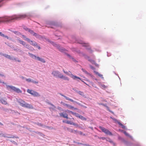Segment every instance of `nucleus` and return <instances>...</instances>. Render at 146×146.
I'll return each instance as SVG.
<instances>
[{
    "label": "nucleus",
    "instance_id": "f257e3e1",
    "mask_svg": "<svg viewBox=\"0 0 146 146\" xmlns=\"http://www.w3.org/2000/svg\"><path fill=\"white\" fill-rule=\"evenodd\" d=\"M17 102L19 103V105L22 107L29 109H32L33 108V107L32 105L27 103L22 99H17Z\"/></svg>",
    "mask_w": 146,
    "mask_h": 146
},
{
    "label": "nucleus",
    "instance_id": "f03ea898",
    "mask_svg": "<svg viewBox=\"0 0 146 146\" xmlns=\"http://www.w3.org/2000/svg\"><path fill=\"white\" fill-rule=\"evenodd\" d=\"M7 88L8 89L10 88L17 93H21L22 91L19 88H17L12 86H7Z\"/></svg>",
    "mask_w": 146,
    "mask_h": 146
},
{
    "label": "nucleus",
    "instance_id": "7ed1b4c3",
    "mask_svg": "<svg viewBox=\"0 0 146 146\" xmlns=\"http://www.w3.org/2000/svg\"><path fill=\"white\" fill-rule=\"evenodd\" d=\"M23 38L25 40L27 41L31 45L34 46H36L37 45V43L33 41L30 40L29 38H27L24 35H22Z\"/></svg>",
    "mask_w": 146,
    "mask_h": 146
},
{
    "label": "nucleus",
    "instance_id": "20e7f679",
    "mask_svg": "<svg viewBox=\"0 0 146 146\" xmlns=\"http://www.w3.org/2000/svg\"><path fill=\"white\" fill-rule=\"evenodd\" d=\"M99 128L101 130L102 132L105 133L106 134L110 135H112V133L108 129L101 126H100Z\"/></svg>",
    "mask_w": 146,
    "mask_h": 146
},
{
    "label": "nucleus",
    "instance_id": "39448f33",
    "mask_svg": "<svg viewBox=\"0 0 146 146\" xmlns=\"http://www.w3.org/2000/svg\"><path fill=\"white\" fill-rule=\"evenodd\" d=\"M52 74L54 76L56 77H58L59 78H60V76L61 74L59 72L56 71H53Z\"/></svg>",
    "mask_w": 146,
    "mask_h": 146
},
{
    "label": "nucleus",
    "instance_id": "423d86ee",
    "mask_svg": "<svg viewBox=\"0 0 146 146\" xmlns=\"http://www.w3.org/2000/svg\"><path fill=\"white\" fill-rule=\"evenodd\" d=\"M111 118L112 119L115 121V122L117 123L119 125L121 126V127L123 129H125V126L123 125L119 121H118L117 119L114 118H112L111 117Z\"/></svg>",
    "mask_w": 146,
    "mask_h": 146
},
{
    "label": "nucleus",
    "instance_id": "0eeeda50",
    "mask_svg": "<svg viewBox=\"0 0 146 146\" xmlns=\"http://www.w3.org/2000/svg\"><path fill=\"white\" fill-rule=\"evenodd\" d=\"M7 99L6 98H1L0 99V102L2 104L4 105H7L8 104L7 102Z\"/></svg>",
    "mask_w": 146,
    "mask_h": 146
},
{
    "label": "nucleus",
    "instance_id": "6e6552de",
    "mask_svg": "<svg viewBox=\"0 0 146 146\" xmlns=\"http://www.w3.org/2000/svg\"><path fill=\"white\" fill-rule=\"evenodd\" d=\"M59 114L61 117L66 119L68 118V115L66 113H60Z\"/></svg>",
    "mask_w": 146,
    "mask_h": 146
},
{
    "label": "nucleus",
    "instance_id": "1a4fd4ad",
    "mask_svg": "<svg viewBox=\"0 0 146 146\" xmlns=\"http://www.w3.org/2000/svg\"><path fill=\"white\" fill-rule=\"evenodd\" d=\"M69 73H70L71 74L70 75H71V77L74 80H75L76 79H78L80 80H81V78H79V77H78L77 76H75L74 75H73L71 73V72L70 71H69Z\"/></svg>",
    "mask_w": 146,
    "mask_h": 146
},
{
    "label": "nucleus",
    "instance_id": "9d476101",
    "mask_svg": "<svg viewBox=\"0 0 146 146\" xmlns=\"http://www.w3.org/2000/svg\"><path fill=\"white\" fill-rule=\"evenodd\" d=\"M3 56L6 58H7L10 60H16V59L14 57H12L10 56L8 54H5L3 55Z\"/></svg>",
    "mask_w": 146,
    "mask_h": 146
},
{
    "label": "nucleus",
    "instance_id": "9b49d317",
    "mask_svg": "<svg viewBox=\"0 0 146 146\" xmlns=\"http://www.w3.org/2000/svg\"><path fill=\"white\" fill-rule=\"evenodd\" d=\"M66 123L68 124H69L70 125H72L75 126H77V127L78 126V125L75 123L73 122H71L68 121H67L66 122H65Z\"/></svg>",
    "mask_w": 146,
    "mask_h": 146
},
{
    "label": "nucleus",
    "instance_id": "f8f14e48",
    "mask_svg": "<svg viewBox=\"0 0 146 146\" xmlns=\"http://www.w3.org/2000/svg\"><path fill=\"white\" fill-rule=\"evenodd\" d=\"M60 78L63 79L64 80L67 81H69V78L68 77L64 76L62 74L60 76Z\"/></svg>",
    "mask_w": 146,
    "mask_h": 146
},
{
    "label": "nucleus",
    "instance_id": "ddd939ff",
    "mask_svg": "<svg viewBox=\"0 0 146 146\" xmlns=\"http://www.w3.org/2000/svg\"><path fill=\"white\" fill-rule=\"evenodd\" d=\"M32 95H33L34 96L36 97H39L40 96V95L38 93L34 90Z\"/></svg>",
    "mask_w": 146,
    "mask_h": 146
},
{
    "label": "nucleus",
    "instance_id": "4468645a",
    "mask_svg": "<svg viewBox=\"0 0 146 146\" xmlns=\"http://www.w3.org/2000/svg\"><path fill=\"white\" fill-rule=\"evenodd\" d=\"M60 94V95H61V96L64 97L66 100H69L72 102H74V101L73 100L70 98H69L66 97V96L64 95H63L62 94Z\"/></svg>",
    "mask_w": 146,
    "mask_h": 146
},
{
    "label": "nucleus",
    "instance_id": "2eb2a0df",
    "mask_svg": "<svg viewBox=\"0 0 146 146\" xmlns=\"http://www.w3.org/2000/svg\"><path fill=\"white\" fill-rule=\"evenodd\" d=\"M77 117H78L80 119L86 121L87 119L85 117H84L81 115H79V114H78V115Z\"/></svg>",
    "mask_w": 146,
    "mask_h": 146
},
{
    "label": "nucleus",
    "instance_id": "dca6fc26",
    "mask_svg": "<svg viewBox=\"0 0 146 146\" xmlns=\"http://www.w3.org/2000/svg\"><path fill=\"white\" fill-rule=\"evenodd\" d=\"M31 34L35 36H36L37 35V33L34 32L33 30H31L29 29L28 31Z\"/></svg>",
    "mask_w": 146,
    "mask_h": 146
},
{
    "label": "nucleus",
    "instance_id": "f3484780",
    "mask_svg": "<svg viewBox=\"0 0 146 146\" xmlns=\"http://www.w3.org/2000/svg\"><path fill=\"white\" fill-rule=\"evenodd\" d=\"M28 54H29V55L32 58H33V59H37V57H36L35 55L32 53H30L29 52Z\"/></svg>",
    "mask_w": 146,
    "mask_h": 146
},
{
    "label": "nucleus",
    "instance_id": "a211bd4d",
    "mask_svg": "<svg viewBox=\"0 0 146 146\" xmlns=\"http://www.w3.org/2000/svg\"><path fill=\"white\" fill-rule=\"evenodd\" d=\"M82 71L84 72V73H85L86 74L91 76L92 77V75L91 74H90L86 70H85L84 69L82 68Z\"/></svg>",
    "mask_w": 146,
    "mask_h": 146
},
{
    "label": "nucleus",
    "instance_id": "6ab92c4d",
    "mask_svg": "<svg viewBox=\"0 0 146 146\" xmlns=\"http://www.w3.org/2000/svg\"><path fill=\"white\" fill-rule=\"evenodd\" d=\"M1 136L2 137H7L8 138H15V136H13L12 137H7L5 135V134H4L3 133H2V134H1ZM15 138H18V137H15Z\"/></svg>",
    "mask_w": 146,
    "mask_h": 146
},
{
    "label": "nucleus",
    "instance_id": "aec40b11",
    "mask_svg": "<svg viewBox=\"0 0 146 146\" xmlns=\"http://www.w3.org/2000/svg\"><path fill=\"white\" fill-rule=\"evenodd\" d=\"M18 40L20 44H22L24 46H26V45H27V44H26V42H25L19 39H18Z\"/></svg>",
    "mask_w": 146,
    "mask_h": 146
},
{
    "label": "nucleus",
    "instance_id": "412c9836",
    "mask_svg": "<svg viewBox=\"0 0 146 146\" xmlns=\"http://www.w3.org/2000/svg\"><path fill=\"white\" fill-rule=\"evenodd\" d=\"M37 59L43 63L45 62V61L44 59L40 58L39 57H37Z\"/></svg>",
    "mask_w": 146,
    "mask_h": 146
},
{
    "label": "nucleus",
    "instance_id": "4be33fe9",
    "mask_svg": "<svg viewBox=\"0 0 146 146\" xmlns=\"http://www.w3.org/2000/svg\"><path fill=\"white\" fill-rule=\"evenodd\" d=\"M66 106L67 108H68L70 109H73L74 108V107L73 106H71L69 104H67ZM74 109L75 110L77 109L76 108H74Z\"/></svg>",
    "mask_w": 146,
    "mask_h": 146
},
{
    "label": "nucleus",
    "instance_id": "5701e85b",
    "mask_svg": "<svg viewBox=\"0 0 146 146\" xmlns=\"http://www.w3.org/2000/svg\"><path fill=\"white\" fill-rule=\"evenodd\" d=\"M26 47L29 49L31 50H34L33 48L32 47L29 45L28 44L26 45Z\"/></svg>",
    "mask_w": 146,
    "mask_h": 146
},
{
    "label": "nucleus",
    "instance_id": "b1692460",
    "mask_svg": "<svg viewBox=\"0 0 146 146\" xmlns=\"http://www.w3.org/2000/svg\"><path fill=\"white\" fill-rule=\"evenodd\" d=\"M78 93L83 97H84L85 96V94H84V92H82L78 91Z\"/></svg>",
    "mask_w": 146,
    "mask_h": 146
},
{
    "label": "nucleus",
    "instance_id": "393cba45",
    "mask_svg": "<svg viewBox=\"0 0 146 146\" xmlns=\"http://www.w3.org/2000/svg\"><path fill=\"white\" fill-rule=\"evenodd\" d=\"M0 35L2 37L7 38V39H8L9 38L7 36L4 35L1 32H0Z\"/></svg>",
    "mask_w": 146,
    "mask_h": 146
},
{
    "label": "nucleus",
    "instance_id": "a878e982",
    "mask_svg": "<svg viewBox=\"0 0 146 146\" xmlns=\"http://www.w3.org/2000/svg\"><path fill=\"white\" fill-rule=\"evenodd\" d=\"M94 72L96 74L98 75L100 77H101L102 78H103L102 75L100 74L98 72H96V71H94Z\"/></svg>",
    "mask_w": 146,
    "mask_h": 146
},
{
    "label": "nucleus",
    "instance_id": "bb28decb",
    "mask_svg": "<svg viewBox=\"0 0 146 146\" xmlns=\"http://www.w3.org/2000/svg\"><path fill=\"white\" fill-rule=\"evenodd\" d=\"M33 91L34 90H29V89H28L27 90V92L31 94L32 95V94H33Z\"/></svg>",
    "mask_w": 146,
    "mask_h": 146
},
{
    "label": "nucleus",
    "instance_id": "cd10ccee",
    "mask_svg": "<svg viewBox=\"0 0 146 146\" xmlns=\"http://www.w3.org/2000/svg\"><path fill=\"white\" fill-rule=\"evenodd\" d=\"M70 112L73 115H75L76 117H77V116L78 114L77 113H76L75 112H73L72 111H70Z\"/></svg>",
    "mask_w": 146,
    "mask_h": 146
},
{
    "label": "nucleus",
    "instance_id": "c85d7f7f",
    "mask_svg": "<svg viewBox=\"0 0 146 146\" xmlns=\"http://www.w3.org/2000/svg\"><path fill=\"white\" fill-rule=\"evenodd\" d=\"M63 72H64L65 73V74H67V75H70H70L71 74H70V73H69L67 71H65L64 70H63Z\"/></svg>",
    "mask_w": 146,
    "mask_h": 146
},
{
    "label": "nucleus",
    "instance_id": "c756f323",
    "mask_svg": "<svg viewBox=\"0 0 146 146\" xmlns=\"http://www.w3.org/2000/svg\"><path fill=\"white\" fill-rule=\"evenodd\" d=\"M70 131L71 132L74 133H76L77 132V131H76L73 129H71Z\"/></svg>",
    "mask_w": 146,
    "mask_h": 146
},
{
    "label": "nucleus",
    "instance_id": "7c9ffc66",
    "mask_svg": "<svg viewBox=\"0 0 146 146\" xmlns=\"http://www.w3.org/2000/svg\"><path fill=\"white\" fill-rule=\"evenodd\" d=\"M26 81H27L29 82H31L32 81V80L30 79V78H28V79H26Z\"/></svg>",
    "mask_w": 146,
    "mask_h": 146
},
{
    "label": "nucleus",
    "instance_id": "2f4dec72",
    "mask_svg": "<svg viewBox=\"0 0 146 146\" xmlns=\"http://www.w3.org/2000/svg\"><path fill=\"white\" fill-rule=\"evenodd\" d=\"M13 32L15 34H17V35H19V34H21V33L19 32H18L17 31H13Z\"/></svg>",
    "mask_w": 146,
    "mask_h": 146
},
{
    "label": "nucleus",
    "instance_id": "473e14b6",
    "mask_svg": "<svg viewBox=\"0 0 146 146\" xmlns=\"http://www.w3.org/2000/svg\"><path fill=\"white\" fill-rule=\"evenodd\" d=\"M60 103L61 104H62L63 105H64V106H66L67 104H65V103H64L62 102H61Z\"/></svg>",
    "mask_w": 146,
    "mask_h": 146
},
{
    "label": "nucleus",
    "instance_id": "72a5a7b5",
    "mask_svg": "<svg viewBox=\"0 0 146 146\" xmlns=\"http://www.w3.org/2000/svg\"><path fill=\"white\" fill-rule=\"evenodd\" d=\"M37 124L39 126H43V125L40 123H38Z\"/></svg>",
    "mask_w": 146,
    "mask_h": 146
},
{
    "label": "nucleus",
    "instance_id": "f704fd0d",
    "mask_svg": "<svg viewBox=\"0 0 146 146\" xmlns=\"http://www.w3.org/2000/svg\"><path fill=\"white\" fill-rule=\"evenodd\" d=\"M24 29H25V30H26V31H29V29L28 28H27V27H25V28H24Z\"/></svg>",
    "mask_w": 146,
    "mask_h": 146
},
{
    "label": "nucleus",
    "instance_id": "c9c22d12",
    "mask_svg": "<svg viewBox=\"0 0 146 146\" xmlns=\"http://www.w3.org/2000/svg\"><path fill=\"white\" fill-rule=\"evenodd\" d=\"M32 82L33 83H35V84H37L38 83V82H37V81H34L33 80H32Z\"/></svg>",
    "mask_w": 146,
    "mask_h": 146
},
{
    "label": "nucleus",
    "instance_id": "e433bc0d",
    "mask_svg": "<svg viewBox=\"0 0 146 146\" xmlns=\"http://www.w3.org/2000/svg\"><path fill=\"white\" fill-rule=\"evenodd\" d=\"M99 138L100 139H102L103 140H104L106 139V138L105 137H100Z\"/></svg>",
    "mask_w": 146,
    "mask_h": 146
},
{
    "label": "nucleus",
    "instance_id": "4c0bfd02",
    "mask_svg": "<svg viewBox=\"0 0 146 146\" xmlns=\"http://www.w3.org/2000/svg\"><path fill=\"white\" fill-rule=\"evenodd\" d=\"M81 144V145H84V146H90V145H88V144H82V143H81L80 144Z\"/></svg>",
    "mask_w": 146,
    "mask_h": 146
},
{
    "label": "nucleus",
    "instance_id": "58836bf2",
    "mask_svg": "<svg viewBox=\"0 0 146 146\" xmlns=\"http://www.w3.org/2000/svg\"><path fill=\"white\" fill-rule=\"evenodd\" d=\"M11 141L15 144H17V143L14 141Z\"/></svg>",
    "mask_w": 146,
    "mask_h": 146
},
{
    "label": "nucleus",
    "instance_id": "ea45409f",
    "mask_svg": "<svg viewBox=\"0 0 146 146\" xmlns=\"http://www.w3.org/2000/svg\"><path fill=\"white\" fill-rule=\"evenodd\" d=\"M82 82H84V84H86V85H88H88L86 83H85L84 81L83 80H82L81 79V80H80Z\"/></svg>",
    "mask_w": 146,
    "mask_h": 146
},
{
    "label": "nucleus",
    "instance_id": "a19ab883",
    "mask_svg": "<svg viewBox=\"0 0 146 146\" xmlns=\"http://www.w3.org/2000/svg\"><path fill=\"white\" fill-rule=\"evenodd\" d=\"M0 76H2V77H5L4 74H0Z\"/></svg>",
    "mask_w": 146,
    "mask_h": 146
},
{
    "label": "nucleus",
    "instance_id": "79ce46f5",
    "mask_svg": "<svg viewBox=\"0 0 146 146\" xmlns=\"http://www.w3.org/2000/svg\"><path fill=\"white\" fill-rule=\"evenodd\" d=\"M35 46L37 47L38 49H40V46H38L37 45Z\"/></svg>",
    "mask_w": 146,
    "mask_h": 146
},
{
    "label": "nucleus",
    "instance_id": "37998d69",
    "mask_svg": "<svg viewBox=\"0 0 146 146\" xmlns=\"http://www.w3.org/2000/svg\"><path fill=\"white\" fill-rule=\"evenodd\" d=\"M124 133L126 135H128V134L126 131H124Z\"/></svg>",
    "mask_w": 146,
    "mask_h": 146
},
{
    "label": "nucleus",
    "instance_id": "c03bdc74",
    "mask_svg": "<svg viewBox=\"0 0 146 146\" xmlns=\"http://www.w3.org/2000/svg\"><path fill=\"white\" fill-rule=\"evenodd\" d=\"M99 104L101 105H102L105 106H106V105H104V104Z\"/></svg>",
    "mask_w": 146,
    "mask_h": 146
},
{
    "label": "nucleus",
    "instance_id": "a18cd8bd",
    "mask_svg": "<svg viewBox=\"0 0 146 146\" xmlns=\"http://www.w3.org/2000/svg\"><path fill=\"white\" fill-rule=\"evenodd\" d=\"M0 83H3V84H5V83L1 81V80H0Z\"/></svg>",
    "mask_w": 146,
    "mask_h": 146
},
{
    "label": "nucleus",
    "instance_id": "49530a36",
    "mask_svg": "<svg viewBox=\"0 0 146 146\" xmlns=\"http://www.w3.org/2000/svg\"><path fill=\"white\" fill-rule=\"evenodd\" d=\"M15 59H16V58H15ZM15 60L16 61H17L18 62H21V60Z\"/></svg>",
    "mask_w": 146,
    "mask_h": 146
},
{
    "label": "nucleus",
    "instance_id": "de8ad7c7",
    "mask_svg": "<svg viewBox=\"0 0 146 146\" xmlns=\"http://www.w3.org/2000/svg\"><path fill=\"white\" fill-rule=\"evenodd\" d=\"M89 128H90L92 130H93V128L92 127H89Z\"/></svg>",
    "mask_w": 146,
    "mask_h": 146
},
{
    "label": "nucleus",
    "instance_id": "09e8293b",
    "mask_svg": "<svg viewBox=\"0 0 146 146\" xmlns=\"http://www.w3.org/2000/svg\"><path fill=\"white\" fill-rule=\"evenodd\" d=\"M109 141L111 143H113L112 141L111 140H110Z\"/></svg>",
    "mask_w": 146,
    "mask_h": 146
},
{
    "label": "nucleus",
    "instance_id": "8fccbe9b",
    "mask_svg": "<svg viewBox=\"0 0 146 146\" xmlns=\"http://www.w3.org/2000/svg\"><path fill=\"white\" fill-rule=\"evenodd\" d=\"M1 134H2V132L0 133V135H1Z\"/></svg>",
    "mask_w": 146,
    "mask_h": 146
},
{
    "label": "nucleus",
    "instance_id": "3c124183",
    "mask_svg": "<svg viewBox=\"0 0 146 146\" xmlns=\"http://www.w3.org/2000/svg\"><path fill=\"white\" fill-rule=\"evenodd\" d=\"M87 45H88V44H86V45H84V46H87Z\"/></svg>",
    "mask_w": 146,
    "mask_h": 146
},
{
    "label": "nucleus",
    "instance_id": "603ef678",
    "mask_svg": "<svg viewBox=\"0 0 146 146\" xmlns=\"http://www.w3.org/2000/svg\"><path fill=\"white\" fill-rule=\"evenodd\" d=\"M51 105L52 106H54L52 104H51Z\"/></svg>",
    "mask_w": 146,
    "mask_h": 146
},
{
    "label": "nucleus",
    "instance_id": "864d4df0",
    "mask_svg": "<svg viewBox=\"0 0 146 146\" xmlns=\"http://www.w3.org/2000/svg\"><path fill=\"white\" fill-rule=\"evenodd\" d=\"M68 111L70 113V111H69V110H68Z\"/></svg>",
    "mask_w": 146,
    "mask_h": 146
},
{
    "label": "nucleus",
    "instance_id": "5fc2aeb1",
    "mask_svg": "<svg viewBox=\"0 0 146 146\" xmlns=\"http://www.w3.org/2000/svg\"><path fill=\"white\" fill-rule=\"evenodd\" d=\"M80 134H82V132H80Z\"/></svg>",
    "mask_w": 146,
    "mask_h": 146
},
{
    "label": "nucleus",
    "instance_id": "6e6d98bb",
    "mask_svg": "<svg viewBox=\"0 0 146 146\" xmlns=\"http://www.w3.org/2000/svg\"><path fill=\"white\" fill-rule=\"evenodd\" d=\"M22 78H23V79H24V77H22Z\"/></svg>",
    "mask_w": 146,
    "mask_h": 146
},
{
    "label": "nucleus",
    "instance_id": "4d7b16f0",
    "mask_svg": "<svg viewBox=\"0 0 146 146\" xmlns=\"http://www.w3.org/2000/svg\"><path fill=\"white\" fill-rule=\"evenodd\" d=\"M0 124L2 125V123H0Z\"/></svg>",
    "mask_w": 146,
    "mask_h": 146
},
{
    "label": "nucleus",
    "instance_id": "13d9d810",
    "mask_svg": "<svg viewBox=\"0 0 146 146\" xmlns=\"http://www.w3.org/2000/svg\"><path fill=\"white\" fill-rule=\"evenodd\" d=\"M63 122H65V121H63Z\"/></svg>",
    "mask_w": 146,
    "mask_h": 146
},
{
    "label": "nucleus",
    "instance_id": "bf43d9fd",
    "mask_svg": "<svg viewBox=\"0 0 146 146\" xmlns=\"http://www.w3.org/2000/svg\"><path fill=\"white\" fill-rule=\"evenodd\" d=\"M81 43V44H82V43Z\"/></svg>",
    "mask_w": 146,
    "mask_h": 146
}]
</instances>
